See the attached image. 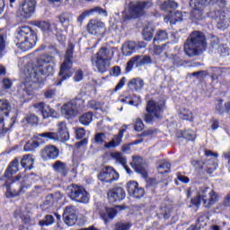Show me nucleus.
<instances>
[{"label":"nucleus","instance_id":"f257e3e1","mask_svg":"<svg viewBox=\"0 0 230 230\" xmlns=\"http://www.w3.org/2000/svg\"><path fill=\"white\" fill-rule=\"evenodd\" d=\"M55 57L49 55H42L38 58L37 65H29L22 74L23 81L21 84L22 89L24 91L26 96L33 95V89L37 84L44 82V76H51L55 74Z\"/></svg>","mask_w":230,"mask_h":230},{"label":"nucleus","instance_id":"f03ea898","mask_svg":"<svg viewBox=\"0 0 230 230\" xmlns=\"http://www.w3.org/2000/svg\"><path fill=\"white\" fill-rule=\"evenodd\" d=\"M206 48V37L200 31H194L184 44V53L187 57H198L204 53Z\"/></svg>","mask_w":230,"mask_h":230},{"label":"nucleus","instance_id":"7ed1b4c3","mask_svg":"<svg viewBox=\"0 0 230 230\" xmlns=\"http://www.w3.org/2000/svg\"><path fill=\"white\" fill-rule=\"evenodd\" d=\"M37 44V35L30 26H22L18 29L16 34V46L22 51H28Z\"/></svg>","mask_w":230,"mask_h":230},{"label":"nucleus","instance_id":"20e7f679","mask_svg":"<svg viewBox=\"0 0 230 230\" xmlns=\"http://www.w3.org/2000/svg\"><path fill=\"white\" fill-rule=\"evenodd\" d=\"M114 58V50L101 49L91 58L93 67L97 68L99 73H107L111 67V62Z\"/></svg>","mask_w":230,"mask_h":230},{"label":"nucleus","instance_id":"39448f33","mask_svg":"<svg viewBox=\"0 0 230 230\" xmlns=\"http://www.w3.org/2000/svg\"><path fill=\"white\" fill-rule=\"evenodd\" d=\"M217 202H218V194L215 190H209L208 187L200 188L198 195L191 199V204L196 208L203 204L207 209L215 206Z\"/></svg>","mask_w":230,"mask_h":230},{"label":"nucleus","instance_id":"423d86ee","mask_svg":"<svg viewBox=\"0 0 230 230\" xmlns=\"http://www.w3.org/2000/svg\"><path fill=\"white\" fill-rule=\"evenodd\" d=\"M19 159L15 158L13 160L5 171L4 174L3 180L5 181V186L7 189L6 191V197H17L18 195H21L22 193V190H24V187L18 189V190H13L10 188V184L8 183L9 181H12V176L15 175L17 172H19Z\"/></svg>","mask_w":230,"mask_h":230},{"label":"nucleus","instance_id":"0eeeda50","mask_svg":"<svg viewBox=\"0 0 230 230\" xmlns=\"http://www.w3.org/2000/svg\"><path fill=\"white\" fill-rule=\"evenodd\" d=\"M75 49V46L70 43L68 45V49L66 50V53L65 55V60L61 65L60 71H59V81L58 82L57 85H62V82L65 80H67V78H70L71 74L69 71L73 67V61L71 58H73V50Z\"/></svg>","mask_w":230,"mask_h":230},{"label":"nucleus","instance_id":"6e6552de","mask_svg":"<svg viewBox=\"0 0 230 230\" xmlns=\"http://www.w3.org/2000/svg\"><path fill=\"white\" fill-rule=\"evenodd\" d=\"M163 102H157L155 101H149L146 103L144 119L146 123L154 121V119H159L163 116Z\"/></svg>","mask_w":230,"mask_h":230},{"label":"nucleus","instance_id":"1a4fd4ad","mask_svg":"<svg viewBox=\"0 0 230 230\" xmlns=\"http://www.w3.org/2000/svg\"><path fill=\"white\" fill-rule=\"evenodd\" d=\"M84 111V100L75 99L64 104L61 108V113L66 118H75Z\"/></svg>","mask_w":230,"mask_h":230},{"label":"nucleus","instance_id":"9d476101","mask_svg":"<svg viewBox=\"0 0 230 230\" xmlns=\"http://www.w3.org/2000/svg\"><path fill=\"white\" fill-rule=\"evenodd\" d=\"M68 196L72 200L76 202H82L83 204H87L89 202V193L84 187L78 185H71L68 187Z\"/></svg>","mask_w":230,"mask_h":230},{"label":"nucleus","instance_id":"9b49d317","mask_svg":"<svg viewBox=\"0 0 230 230\" xmlns=\"http://www.w3.org/2000/svg\"><path fill=\"white\" fill-rule=\"evenodd\" d=\"M152 6V3L150 2H137L136 4H129V15L127 16V19H136V17H139V15H143L145 13V10L150 8Z\"/></svg>","mask_w":230,"mask_h":230},{"label":"nucleus","instance_id":"f8f14e48","mask_svg":"<svg viewBox=\"0 0 230 230\" xmlns=\"http://www.w3.org/2000/svg\"><path fill=\"white\" fill-rule=\"evenodd\" d=\"M86 30L90 35L103 37V34L105 33V23L100 20L92 19L88 22Z\"/></svg>","mask_w":230,"mask_h":230},{"label":"nucleus","instance_id":"ddd939ff","mask_svg":"<svg viewBox=\"0 0 230 230\" xmlns=\"http://www.w3.org/2000/svg\"><path fill=\"white\" fill-rule=\"evenodd\" d=\"M37 2L35 0H25L20 4L18 9V14L22 19H30L35 13V5Z\"/></svg>","mask_w":230,"mask_h":230},{"label":"nucleus","instance_id":"4468645a","mask_svg":"<svg viewBox=\"0 0 230 230\" xmlns=\"http://www.w3.org/2000/svg\"><path fill=\"white\" fill-rule=\"evenodd\" d=\"M206 157H208V159L205 162H203V165L201 168L203 170H206L208 173H213L215 170L218 168V162L217 159H218V155L217 153H213V151L206 150L205 151ZM209 157H214L213 159Z\"/></svg>","mask_w":230,"mask_h":230},{"label":"nucleus","instance_id":"2eb2a0df","mask_svg":"<svg viewBox=\"0 0 230 230\" xmlns=\"http://www.w3.org/2000/svg\"><path fill=\"white\" fill-rule=\"evenodd\" d=\"M98 179L99 181H102V182H114V181L119 179V173H118L114 168L106 166L102 168L99 173Z\"/></svg>","mask_w":230,"mask_h":230},{"label":"nucleus","instance_id":"dca6fc26","mask_svg":"<svg viewBox=\"0 0 230 230\" xmlns=\"http://www.w3.org/2000/svg\"><path fill=\"white\" fill-rule=\"evenodd\" d=\"M59 154L60 151L58 150V147L50 145L46 146L43 149H41L40 157L43 159V161H51L53 159H57Z\"/></svg>","mask_w":230,"mask_h":230},{"label":"nucleus","instance_id":"f3484780","mask_svg":"<svg viewBox=\"0 0 230 230\" xmlns=\"http://www.w3.org/2000/svg\"><path fill=\"white\" fill-rule=\"evenodd\" d=\"M34 109H37L40 115L44 119L46 118H58V113L57 111L53 110L49 105H46L44 102H40L34 104Z\"/></svg>","mask_w":230,"mask_h":230},{"label":"nucleus","instance_id":"a211bd4d","mask_svg":"<svg viewBox=\"0 0 230 230\" xmlns=\"http://www.w3.org/2000/svg\"><path fill=\"white\" fill-rule=\"evenodd\" d=\"M63 219L69 227L75 226L76 224V208L73 206L66 207L63 214Z\"/></svg>","mask_w":230,"mask_h":230},{"label":"nucleus","instance_id":"6ab92c4d","mask_svg":"<svg viewBox=\"0 0 230 230\" xmlns=\"http://www.w3.org/2000/svg\"><path fill=\"white\" fill-rule=\"evenodd\" d=\"M127 190L130 197L135 199H141L145 195V189L139 187V184L137 181H131L127 183Z\"/></svg>","mask_w":230,"mask_h":230},{"label":"nucleus","instance_id":"aec40b11","mask_svg":"<svg viewBox=\"0 0 230 230\" xmlns=\"http://www.w3.org/2000/svg\"><path fill=\"white\" fill-rule=\"evenodd\" d=\"M125 197V189L121 187H117L108 191V200L111 203L121 202Z\"/></svg>","mask_w":230,"mask_h":230},{"label":"nucleus","instance_id":"412c9836","mask_svg":"<svg viewBox=\"0 0 230 230\" xmlns=\"http://www.w3.org/2000/svg\"><path fill=\"white\" fill-rule=\"evenodd\" d=\"M58 139L62 142L69 141V131H67V126L65 122L58 124V132H56Z\"/></svg>","mask_w":230,"mask_h":230},{"label":"nucleus","instance_id":"4be33fe9","mask_svg":"<svg viewBox=\"0 0 230 230\" xmlns=\"http://www.w3.org/2000/svg\"><path fill=\"white\" fill-rule=\"evenodd\" d=\"M131 165L133 168H135L137 173H140L143 175V177H146V170H145V167H143V158L139 156H134Z\"/></svg>","mask_w":230,"mask_h":230},{"label":"nucleus","instance_id":"5701e85b","mask_svg":"<svg viewBox=\"0 0 230 230\" xmlns=\"http://www.w3.org/2000/svg\"><path fill=\"white\" fill-rule=\"evenodd\" d=\"M52 168L55 172L60 173V175L63 177H66L67 173H69V168H67V164L62 161H56L53 164Z\"/></svg>","mask_w":230,"mask_h":230},{"label":"nucleus","instance_id":"b1692460","mask_svg":"<svg viewBox=\"0 0 230 230\" xmlns=\"http://www.w3.org/2000/svg\"><path fill=\"white\" fill-rule=\"evenodd\" d=\"M216 15L217 17V28L219 30H227L229 28V18L226 17L224 13H220L218 11L216 13Z\"/></svg>","mask_w":230,"mask_h":230},{"label":"nucleus","instance_id":"393cba45","mask_svg":"<svg viewBox=\"0 0 230 230\" xmlns=\"http://www.w3.org/2000/svg\"><path fill=\"white\" fill-rule=\"evenodd\" d=\"M137 49V44L136 43V41H128L122 46V54L125 57H130V55H132V53H134Z\"/></svg>","mask_w":230,"mask_h":230},{"label":"nucleus","instance_id":"a878e982","mask_svg":"<svg viewBox=\"0 0 230 230\" xmlns=\"http://www.w3.org/2000/svg\"><path fill=\"white\" fill-rule=\"evenodd\" d=\"M13 123H15L13 119H10V120H8L7 119L0 117V134L8 132V130L13 127Z\"/></svg>","mask_w":230,"mask_h":230},{"label":"nucleus","instance_id":"bb28decb","mask_svg":"<svg viewBox=\"0 0 230 230\" xmlns=\"http://www.w3.org/2000/svg\"><path fill=\"white\" fill-rule=\"evenodd\" d=\"M33 164H35V158L31 155H26L21 161V165L25 170H33Z\"/></svg>","mask_w":230,"mask_h":230},{"label":"nucleus","instance_id":"cd10ccee","mask_svg":"<svg viewBox=\"0 0 230 230\" xmlns=\"http://www.w3.org/2000/svg\"><path fill=\"white\" fill-rule=\"evenodd\" d=\"M181 21H182V13L180 11L170 13L169 15L164 17V22H170L171 24L181 22Z\"/></svg>","mask_w":230,"mask_h":230},{"label":"nucleus","instance_id":"c85d7f7f","mask_svg":"<svg viewBox=\"0 0 230 230\" xmlns=\"http://www.w3.org/2000/svg\"><path fill=\"white\" fill-rule=\"evenodd\" d=\"M35 139L37 141L40 140V137H43L45 141H59L58 139V135H57V132H45V133H40L38 135L34 136Z\"/></svg>","mask_w":230,"mask_h":230},{"label":"nucleus","instance_id":"c756f323","mask_svg":"<svg viewBox=\"0 0 230 230\" xmlns=\"http://www.w3.org/2000/svg\"><path fill=\"white\" fill-rule=\"evenodd\" d=\"M123 132L124 129H121L119 134L113 137V139L109 142L108 144H105V148H116V146H119V145H121V141L123 139Z\"/></svg>","mask_w":230,"mask_h":230},{"label":"nucleus","instance_id":"7c9ffc66","mask_svg":"<svg viewBox=\"0 0 230 230\" xmlns=\"http://www.w3.org/2000/svg\"><path fill=\"white\" fill-rule=\"evenodd\" d=\"M144 85L145 82L141 78H134L128 84V87H129L131 91H141Z\"/></svg>","mask_w":230,"mask_h":230},{"label":"nucleus","instance_id":"2f4dec72","mask_svg":"<svg viewBox=\"0 0 230 230\" xmlns=\"http://www.w3.org/2000/svg\"><path fill=\"white\" fill-rule=\"evenodd\" d=\"M117 214L116 209L112 208H106L105 212L101 214V217L104 220L105 224H107V222H109V220H112Z\"/></svg>","mask_w":230,"mask_h":230},{"label":"nucleus","instance_id":"473e14b6","mask_svg":"<svg viewBox=\"0 0 230 230\" xmlns=\"http://www.w3.org/2000/svg\"><path fill=\"white\" fill-rule=\"evenodd\" d=\"M179 118L186 121H193V112L186 108H182L179 112Z\"/></svg>","mask_w":230,"mask_h":230},{"label":"nucleus","instance_id":"72a5a7b5","mask_svg":"<svg viewBox=\"0 0 230 230\" xmlns=\"http://www.w3.org/2000/svg\"><path fill=\"white\" fill-rule=\"evenodd\" d=\"M143 37L145 40L150 41L154 39V27L152 25H147L144 28Z\"/></svg>","mask_w":230,"mask_h":230},{"label":"nucleus","instance_id":"f704fd0d","mask_svg":"<svg viewBox=\"0 0 230 230\" xmlns=\"http://www.w3.org/2000/svg\"><path fill=\"white\" fill-rule=\"evenodd\" d=\"M39 146H40V144L37 140H29L23 148L25 152H33Z\"/></svg>","mask_w":230,"mask_h":230},{"label":"nucleus","instance_id":"c9c22d12","mask_svg":"<svg viewBox=\"0 0 230 230\" xmlns=\"http://www.w3.org/2000/svg\"><path fill=\"white\" fill-rule=\"evenodd\" d=\"M62 199V193L56 192L54 194H50L47 197L46 203L49 204V206H53L54 202H58Z\"/></svg>","mask_w":230,"mask_h":230},{"label":"nucleus","instance_id":"e433bc0d","mask_svg":"<svg viewBox=\"0 0 230 230\" xmlns=\"http://www.w3.org/2000/svg\"><path fill=\"white\" fill-rule=\"evenodd\" d=\"M11 106L10 102L6 99L0 100V112H4V116H8Z\"/></svg>","mask_w":230,"mask_h":230},{"label":"nucleus","instance_id":"4c0bfd02","mask_svg":"<svg viewBox=\"0 0 230 230\" xmlns=\"http://www.w3.org/2000/svg\"><path fill=\"white\" fill-rule=\"evenodd\" d=\"M164 40H168V32H166L165 31H157L154 39L155 44L156 42H163Z\"/></svg>","mask_w":230,"mask_h":230},{"label":"nucleus","instance_id":"58836bf2","mask_svg":"<svg viewBox=\"0 0 230 230\" xmlns=\"http://www.w3.org/2000/svg\"><path fill=\"white\" fill-rule=\"evenodd\" d=\"M178 4L173 0H167L164 1L162 4H160L161 10H164V12H166V10H170V8H177Z\"/></svg>","mask_w":230,"mask_h":230},{"label":"nucleus","instance_id":"ea45409f","mask_svg":"<svg viewBox=\"0 0 230 230\" xmlns=\"http://www.w3.org/2000/svg\"><path fill=\"white\" fill-rule=\"evenodd\" d=\"M79 121H80V123H82V125H89L93 121V112L89 111V112L83 114L79 118Z\"/></svg>","mask_w":230,"mask_h":230},{"label":"nucleus","instance_id":"a19ab883","mask_svg":"<svg viewBox=\"0 0 230 230\" xmlns=\"http://www.w3.org/2000/svg\"><path fill=\"white\" fill-rule=\"evenodd\" d=\"M61 24H69L71 19H73V14L71 13H63L58 17Z\"/></svg>","mask_w":230,"mask_h":230},{"label":"nucleus","instance_id":"79ce46f5","mask_svg":"<svg viewBox=\"0 0 230 230\" xmlns=\"http://www.w3.org/2000/svg\"><path fill=\"white\" fill-rule=\"evenodd\" d=\"M112 159H115L117 163H119V164H122V166H125L127 164V158L123 156L121 153H111Z\"/></svg>","mask_w":230,"mask_h":230},{"label":"nucleus","instance_id":"37998d69","mask_svg":"<svg viewBox=\"0 0 230 230\" xmlns=\"http://www.w3.org/2000/svg\"><path fill=\"white\" fill-rule=\"evenodd\" d=\"M6 32L0 33V58L3 57V51L6 49Z\"/></svg>","mask_w":230,"mask_h":230},{"label":"nucleus","instance_id":"c03bdc74","mask_svg":"<svg viewBox=\"0 0 230 230\" xmlns=\"http://www.w3.org/2000/svg\"><path fill=\"white\" fill-rule=\"evenodd\" d=\"M181 137H183V139H187V141H195V131L190 129L182 131Z\"/></svg>","mask_w":230,"mask_h":230},{"label":"nucleus","instance_id":"a18cd8bd","mask_svg":"<svg viewBox=\"0 0 230 230\" xmlns=\"http://www.w3.org/2000/svg\"><path fill=\"white\" fill-rule=\"evenodd\" d=\"M55 224V217L52 215L45 216L44 219L40 221V226H52Z\"/></svg>","mask_w":230,"mask_h":230},{"label":"nucleus","instance_id":"49530a36","mask_svg":"<svg viewBox=\"0 0 230 230\" xmlns=\"http://www.w3.org/2000/svg\"><path fill=\"white\" fill-rule=\"evenodd\" d=\"M36 26L42 30V31H50L51 30V25L48 22H37Z\"/></svg>","mask_w":230,"mask_h":230},{"label":"nucleus","instance_id":"de8ad7c7","mask_svg":"<svg viewBox=\"0 0 230 230\" xmlns=\"http://www.w3.org/2000/svg\"><path fill=\"white\" fill-rule=\"evenodd\" d=\"M25 120L27 121V123H29L30 125H37V123H39V117L35 116L33 114H27L25 116Z\"/></svg>","mask_w":230,"mask_h":230},{"label":"nucleus","instance_id":"09e8293b","mask_svg":"<svg viewBox=\"0 0 230 230\" xmlns=\"http://www.w3.org/2000/svg\"><path fill=\"white\" fill-rule=\"evenodd\" d=\"M216 112H217V114H224V112H226V108L224 106V101L222 100H218L216 103Z\"/></svg>","mask_w":230,"mask_h":230},{"label":"nucleus","instance_id":"8fccbe9b","mask_svg":"<svg viewBox=\"0 0 230 230\" xmlns=\"http://www.w3.org/2000/svg\"><path fill=\"white\" fill-rule=\"evenodd\" d=\"M171 164L168 162H163L159 167L158 172L160 173H168V170H170Z\"/></svg>","mask_w":230,"mask_h":230},{"label":"nucleus","instance_id":"3c124183","mask_svg":"<svg viewBox=\"0 0 230 230\" xmlns=\"http://www.w3.org/2000/svg\"><path fill=\"white\" fill-rule=\"evenodd\" d=\"M12 85H13V83L9 78H4V80H2V89H4L5 91L8 89H12Z\"/></svg>","mask_w":230,"mask_h":230},{"label":"nucleus","instance_id":"603ef678","mask_svg":"<svg viewBox=\"0 0 230 230\" xmlns=\"http://www.w3.org/2000/svg\"><path fill=\"white\" fill-rule=\"evenodd\" d=\"M92 13H98V15H102V17H107V11L102 7H94L91 9Z\"/></svg>","mask_w":230,"mask_h":230},{"label":"nucleus","instance_id":"864d4df0","mask_svg":"<svg viewBox=\"0 0 230 230\" xmlns=\"http://www.w3.org/2000/svg\"><path fill=\"white\" fill-rule=\"evenodd\" d=\"M135 130L137 132H141V130H143V128H145V124H143V120H141V119H137L135 120Z\"/></svg>","mask_w":230,"mask_h":230},{"label":"nucleus","instance_id":"5fc2aeb1","mask_svg":"<svg viewBox=\"0 0 230 230\" xmlns=\"http://www.w3.org/2000/svg\"><path fill=\"white\" fill-rule=\"evenodd\" d=\"M130 224L128 223H117L115 225V230H129Z\"/></svg>","mask_w":230,"mask_h":230},{"label":"nucleus","instance_id":"6e6d98bb","mask_svg":"<svg viewBox=\"0 0 230 230\" xmlns=\"http://www.w3.org/2000/svg\"><path fill=\"white\" fill-rule=\"evenodd\" d=\"M133 58L136 67H141L143 66V56H136Z\"/></svg>","mask_w":230,"mask_h":230},{"label":"nucleus","instance_id":"4d7b16f0","mask_svg":"<svg viewBox=\"0 0 230 230\" xmlns=\"http://www.w3.org/2000/svg\"><path fill=\"white\" fill-rule=\"evenodd\" d=\"M88 105L91 109H94V111H98V109H101L102 107V104L96 101H90Z\"/></svg>","mask_w":230,"mask_h":230},{"label":"nucleus","instance_id":"13d9d810","mask_svg":"<svg viewBox=\"0 0 230 230\" xmlns=\"http://www.w3.org/2000/svg\"><path fill=\"white\" fill-rule=\"evenodd\" d=\"M177 180L181 182H183V184H188L190 182V178H188L185 175H182L181 173H177Z\"/></svg>","mask_w":230,"mask_h":230},{"label":"nucleus","instance_id":"bf43d9fd","mask_svg":"<svg viewBox=\"0 0 230 230\" xmlns=\"http://www.w3.org/2000/svg\"><path fill=\"white\" fill-rule=\"evenodd\" d=\"M83 79H84V72H82V70L76 71L74 76L75 82H81V80Z\"/></svg>","mask_w":230,"mask_h":230},{"label":"nucleus","instance_id":"052dcab7","mask_svg":"<svg viewBox=\"0 0 230 230\" xmlns=\"http://www.w3.org/2000/svg\"><path fill=\"white\" fill-rule=\"evenodd\" d=\"M89 15H93V13L91 12V10L85 11L83 13H81L80 16L78 17L77 21L79 22H82V21H84V19H85L86 17H89Z\"/></svg>","mask_w":230,"mask_h":230},{"label":"nucleus","instance_id":"680f3d73","mask_svg":"<svg viewBox=\"0 0 230 230\" xmlns=\"http://www.w3.org/2000/svg\"><path fill=\"white\" fill-rule=\"evenodd\" d=\"M220 69H215L214 73L212 74V82H216V84L218 82V77L220 76Z\"/></svg>","mask_w":230,"mask_h":230},{"label":"nucleus","instance_id":"e2e57ef3","mask_svg":"<svg viewBox=\"0 0 230 230\" xmlns=\"http://www.w3.org/2000/svg\"><path fill=\"white\" fill-rule=\"evenodd\" d=\"M121 75V67L114 66L111 70V76H119Z\"/></svg>","mask_w":230,"mask_h":230},{"label":"nucleus","instance_id":"0e129e2a","mask_svg":"<svg viewBox=\"0 0 230 230\" xmlns=\"http://www.w3.org/2000/svg\"><path fill=\"white\" fill-rule=\"evenodd\" d=\"M127 82V78L122 77L117 86L115 87V91H119V89H123V86L125 85V83Z\"/></svg>","mask_w":230,"mask_h":230},{"label":"nucleus","instance_id":"69168bd1","mask_svg":"<svg viewBox=\"0 0 230 230\" xmlns=\"http://www.w3.org/2000/svg\"><path fill=\"white\" fill-rule=\"evenodd\" d=\"M75 134H76V138L77 139H82V137H84V136H85V129L84 128H78L77 130H75Z\"/></svg>","mask_w":230,"mask_h":230},{"label":"nucleus","instance_id":"338daca9","mask_svg":"<svg viewBox=\"0 0 230 230\" xmlns=\"http://www.w3.org/2000/svg\"><path fill=\"white\" fill-rule=\"evenodd\" d=\"M105 140V134L103 133H99L95 136V141L96 143H103Z\"/></svg>","mask_w":230,"mask_h":230},{"label":"nucleus","instance_id":"774afa93","mask_svg":"<svg viewBox=\"0 0 230 230\" xmlns=\"http://www.w3.org/2000/svg\"><path fill=\"white\" fill-rule=\"evenodd\" d=\"M211 122V128L213 130H218V128L220 127V124L218 123V120L215 119H212L210 120Z\"/></svg>","mask_w":230,"mask_h":230}]
</instances>
